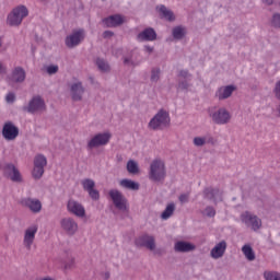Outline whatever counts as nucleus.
<instances>
[{"label":"nucleus","instance_id":"obj_31","mask_svg":"<svg viewBox=\"0 0 280 280\" xmlns=\"http://www.w3.org/2000/svg\"><path fill=\"white\" fill-rule=\"evenodd\" d=\"M173 38H175V40H183V38H185V30L183 28V26H176L173 28Z\"/></svg>","mask_w":280,"mask_h":280},{"label":"nucleus","instance_id":"obj_10","mask_svg":"<svg viewBox=\"0 0 280 280\" xmlns=\"http://www.w3.org/2000/svg\"><path fill=\"white\" fill-rule=\"evenodd\" d=\"M241 221L248 229H252V231H259L261 229V219L250 212H244L241 214Z\"/></svg>","mask_w":280,"mask_h":280},{"label":"nucleus","instance_id":"obj_51","mask_svg":"<svg viewBox=\"0 0 280 280\" xmlns=\"http://www.w3.org/2000/svg\"><path fill=\"white\" fill-rule=\"evenodd\" d=\"M262 3H266V5H272V3H275V0H262Z\"/></svg>","mask_w":280,"mask_h":280},{"label":"nucleus","instance_id":"obj_6","mask_svg":"<svg viewBox=\"0 0 280 280\" xmlns=\"http://www.w3.org/2000/svg\"><path fill=\"white\" fill-rule=\"evenodd\" d=\"M24 113H30L34 115L35 113H43L47 110V105L45 104V100L40 95L33 96L28 102V105L22 108Z\"/></svg>","mask_w":280,"mask_h":280},{"label":"nucleus","instance_id":"obj_13","mask_svg":"<svg viewBox=\"0 0 280 280\" xmlns=\"http://www.w3.org/2000/svg\"><path fill=\"white\" fill-rule=\"evenodd\" d=\"M60 228L61 231L66 233V235H69L70 237H73L75 233H78V222L71 218V217H66L60 220Z\"/></svg>","mask_w":280,"mask_h":280},{"label":"nucleus","instance_id":"obj_37","mask_svg":"<svg viewBox=\"0 0 280 280\" xmlns=\"http://www.w3.org/2000/svg\"><path fill=\"white\" fill-rule=\"evenodd\" d=\"M264 278L266 280H280V272L277 271H265Z\"/></svg>","mask_w":280,"mask_h":280},{"label":"nucleus","instance_id":"obj_11","mask_svg":"<svg viewBox=\"0 0 280 280\" xmlns=\"http://www.w3.org/2000/svg\"><path fill=\"white\" fill-rule=\"evenodd\" d=\"M109 198H112L116 209H118L119 211H128V199L124 197L121 191L117 189L109 190Z\"/></svg>","mask_w":280,"mask_h":280},{"label":"nucleus","instance_id":"obj_1","mask_svg":"<svg viewBox=\"0 0 280 280\" xmlns=\"http://www.w3.org/2000/svg\"><path fill=\"white\" fill-rule=\"evenodd\" d=\"M171 124L172 118L170 117V112L161 108L149 121L148 128L150 130H165L170 128Z\"/></svg>","mask_w":280,"mask_h":280},{"label":"nucleus","instance_id":"obj_48","mask_svg":"<svg viewBox=\"0 0 280 280\" xmlns=\"http://www.w3.org/2000/svg\"><path fill=\"white\" fill-rule=\"evenodd\" d=\"M5 73H8V68L0 62V74L5 75Z\"/></svg>","mask_w":280,"mask_h":280},{"label":"nucleus","instance_id":"obj_27","mask_svg":"<svg viewBox=\"0 0 280 280\" xmlns=\"http://www.w3.org/2000/svg\"><path fill=\"white\" fill-rule=\"evenodd\" d=\"M119 185L124 189H129L130 191H139L140 187L139 183L128 178L121 179Z\"/></svg>","mask_w":280,"mask_h":280},{"label":"nucleus","instance_id":"obj_43","mask_svg":"<svg viewBox=\"0 0 280 280\" xmlns=\"http://www.w3.org/2000/svg\"><path fill=\"white\" fill-rule=\"evenodd\" d=\"M7 104H14L16 102V95L12 92L8 93L5 96Z\"/></svg>","mask_w":280,"mask_h":280},{"label":"nucleus","instance_id":"obj_32","mask_svg":"<svg viewBox=\"0 0 280 280\" xmlns=\"http://www.w3.org/2000/svg\"><path fill=\"white\" fill-rule=\"evenodd\" d=\"M127 172L129 174H139V163L135 160H129L127 162Z\"/></svg>","mask_w":280,"mask_h":280},{"label":"nucleus","instance_id":"obj_18","mask_svg":"<svg viewBox=\"0 0 280 280\" xmlns=\"http://www.w3.org/2000/svg\"><path fill=\"white\" fill-rule=\"evenodd\" d=\"M84 191H88L92 200H100V190L95 189V180L91 178H85L81 182Z\"/></svg>","mask_w":280,"mask_h":280},{"label":"nucleus","instance_id":"obj_7","mask_svg":"<svg viewBox=\"0 0 280 280\" xmlns=\"http://www.w3.org/2000/svg\"><path fill=\"white\" fill-rule=\"evenodd\" d=\"M47 166V158L43 154H37L34 158V167L32 176L35 180H40L43 174H45V167Z\"/></svg>","mask_w":280,"mask_h":280},{"label":"nucleus","instance_id":"obj_40","mask_svg":"<svg viewBox=\"0 0 280 280\" xmlns=\"http://www.w3.org/2000/svg\"><path fill=\"white\" fill-rule=\"evenodd\" d=\"M58 66L57 65H50L48 67H46V73H48V75H56V73H58Z\"/></svg>","mask_w":280,"mask_h":280},{"label":"nucleus","instance_id":"obj_14","mask_svg":"<svg viewBox=\"0 0 280 280\" xmlns=\"http://www.w3.org/2000/svg\"><path fill=\"white\" fill-rule=\"evenodd\" d=\"M203 198H206V200H212L214 205H218V202H223L224 191L220 190L218 187H206L203 189Z\"/></svg>","mask_w":280,"mask_h":280},{"label":"nucleus","instance_id":"obj_20","mask_svg":"<svg viewBox=\"0 0 280 280\" xmlns=\"http://www.w3.org/2000/svg\"><path fill=\"white\" fill-rule=\"evenodd\" d=\"M23 207H27L32 213H40L43 210V203L38 199L27 197L22 199Z\"/></svg>","mask_w":280,"mask_h":280},{"label":"nucleus","instance_id":"obj_17","mask_svg":"<svg viewBox=\"0 0 280 280\" xmlns=\"http://www.w3.org/2000/svg\"><path fill=\"white\" fill-rule=\"evenodd\" d=\"M84 93H86V88L82 82L78 81L70 85V96L72 102H82L84 100Z\"/></svg>","mask_w":280,"mask_h":280},{"label":"nucleus","instance_id":"obj_50","mask_svg":"<svg viewBox=\"0 0 280 280\" xmlns=\"http://www.w3.org/2000/svg\"><path fill=\"white\" fill-rule=\"evenodd\" d=\"M207 143H211L212 145H215V139L213 137L207 138Z\"/></svg>","mask_w":280,"mask_h":280},{"label":"nucleus","instance_id":"obj_26","mask_svg":"<svg viewBox=\"0 0 280 280\" xmlns=\"http://www.w3.org/2000/svg\"><path fill=\"white\" fill-rule=\"evenodd\" d=\"M106 27H119V25H124V18L119 14L110 15L103 20Z\"/></svg>","mask_w":280,"mask_h":280},{"label":"nucleus","instance_id":"obj_41","mask_svg":"<svg viewBox=\"0 0 280 280\" xmlns=\"http://www.w3.org/2000/svg\"><path fill=\"white\" fill-rule=\"evenodd\" d=\"M205 215H207V218H215V209L211 206H208L205 211H203Z\"/></svg>","mask_w":280,"mask_h":280},{"label":"nucleus","instance_id":"obj_25","mask_svg":"<svg viewBox=\"0 0 280 280\" xmlns=\"http://www.w3.org/2000/svg\"><path fill=\"white\" fill-rule=\"evenodd\" d=\"M158 12L160 13L161 19H165V21H168L170 23L176 21V16L174 15V12L165 4H161L160 7H156Z\"/></svg>","mask_w":280,"mask_h":280},{"label":"nucleus","instance_id":"obj_21","mask_svg":"<svg viewBox=\"0 0 280 280\" xmlns=\"http://www.w3.org/2000/svg\"><path fill=\"white\" fill-rule=\"evenodd\" d=\"M137 40H140V43H143L144 40L148 43L156 40V31L152 27L144 28L137 35Z\"/></svg>","mask_w":280,"mask_h":280},{"label":"nucleus","instance_id":"obj_45","mask_svg":"<svg viewBox=\"0 0 280 280\" xmlns=\"http://www.w3.org/2000/svg\"><path fill=\"white\" fill-rule=\"evenodd\" d=\"M75 264V260L71 259L69 262L65 264V270H71Z\"/></svg>","mask_w":280,"mask_h":280},{"label":"nucleus","instance_id":"obj_24","mask_svg":"<svg viewBox=\"0 0 280 280\" xmlns=\"http://www.w3.org/2000/svg\"><path fill=\"white\" fill-rule=\"evenodd\" d=\"M25 69H23L22 67H15L11 73L10 80L15 84H23V82H25Z\"/></svg>","mask_w":280,"mask_h":280},{"label":"nucleus","instance_id":"obj_52","mask_svg":"<svg viewBox=\"0 0 280 280\" xmlns=\"http://www.w3.org/2000/svg\"><path fill=\"white\" fill-rule=\"evenodd\" d=\"M110 279V272H105V280Z\"/></svg>","mask_w":280,"mask_h":280},{"label":"nucleus","instance_id":"obj_42","mask_svg":"<svg viewBox=\"0 0 280 280\" xmlns=\"http://www.w3.org/2000/svg\"><path fill=\"white\" fill-rule=\"evenodd\" d=\"M273 95H275L276 100H278L280 102V79L275 84Z\"/></svg>","mask_w":280,"mask_h":280},{"label":"nucleus","instance_id":"obj_38","mask_svg":"<svg viewBox=\"0 0 280 280\" xmlns=\"http://www.w3.org/2000/svg\"><path fill=\"white\" fill-rule=\"evenodd\" d=\"M271 26L276 30H280V13H273L271 18Z\"/></svg>","mask_w":280,"mask_h":280},{"label":"nucleus","instance_id":"obj_54","mask_svg":"<svg viewBox=\"0 0 280 280\" xmlns=\"http://www.w3.org/2000/svg\"><path fill=\"white\" fill-rule=\"evenodd\" d=\"M3 170V163L0 162V171Z\"/></svg>","mask_w":280,"mask_h":280},{"label":"nucleus","instance_id":"obj_19","mask_svg":"<svg viewBox=\"0 0 280 280\" xmlns=\"http://www.w3.org/2000/svg\"><path fill=\"white\" fill-rule=\"evenodd\" d=\"M67 209L69 213H72L73 215H77V218H84L86 215V210L84 209V206L82 203L70 199L67 203Z\"/></svg>","mask_w":280,"mask_h":280},{"label":"nucleus","instance_id":"obj_16","mask_svg":"<svg viewBox=\"0 0 280 280\" xmlns=\"http://www.w3.org/2000/svg\"><path fill=\"white\" fill-rule=\"evenodd\" d=\"M36 233H38V225L34 224L28 226L24 231V240L23 244L26 250H32V245L34 244V241L36 240Z\"/></svg>","mask_w":280,"mask_h":280},{"label":"nucleus","instance_id":"obj_5","mask_svg":"<svg viewBox=\"0 0 280 280\" xmlns=\"http://www.w3.org/2000/svg\"><path fill=\"white\" fill-rule=\"evenodd\" d=\"M2 175L11 183H23V175L21 171L12 162H3Z\"/></svg>","mask_w":280,"mask_h":280},{"label":"nucleus","instance_id":"obj_39","mask_svg":"<svg viewBox=\"0 0 280 280\" xmlns=\"http://www.w3.org/2000/svg\"><path fill=\"white\" fill-rule=\"evenodd\" d=\"M177 78L179 80H189V78H191V73H189V70H179Z\"/></svg>","mask_w":280,"mask_h":280},{"label":"nucleus","instance_id":"obj_22","mask_svg":"<svg viewBox=\"0 0 280 280\" xmlns=\"http://www.w3.org/2000/svg\"><path fill=\"white\" fill-rule=\"evenodd\" d=\"M192 250H196V245L187 241H177L174 245L175 253H192Z\"/></svg>","mask_w":280,"mask_h":280},{"label":"nucleus","instance_id":"obj_4","mask_svg":"<svg viewBox=\"0 0 280 280\" xmlns=\"http://www.w3.org/2000/svg\"><path fill=\"white\" fill-rule=\"evenodd\" d=\"M30 14L27 7L19 5L12 10V12L7 18V24L10 27H19L23 23V20Z\"/></svg>","mask_w":280,"mask_h":280},{"label":"nucleus","instance_id":"obj_23","mask_svg":"<svg viewBox=\"0 0 280 280\" xmlns=\"http://www.w3.org/2000/svg\"><path fill=\"white\" fill-rule=\"evenodd\" d=\"M226 241L219 242L210 252L212 259H221V257H224V253H226Z\"/></svg>","mask_w":280,"mask_h":280},{"label":"nucleus","instance_id":"obj_12","mask_svg":"<svg viewBox=\"0 0 280 280\" xmlns=\"http://www.w3.org/2000/svg\"><path fill=\"white\" fill-rule=\"evenodd\" d=\"M84 28L73 30L72 33L66 37V46L69 49H73L78 47L82 40H84Z\"/></svg>","mask_w":280,"mask_h":280},{"label":"nucleus","instance_id":"obj_2","mask_svg":"<svg viewBox=\"0 0 280 280\" xmlns=\"http://www.w3.org/2000/svg\"><path fill=\"white\" fill-rule=\"evenodd\" d=\"M208 115L215 126H226V124H231V112L225 107H220L215 109V107L208 109Z\"/></svg>","mask_w":280,"mask_h":280},{"label":"nucleus","instance_id":"obj_47","mask_svg":"<svg viewBox=\"0 0 280 280\" xmlns=\"http://www.w3.org/2000/svg\"><path fill=\"white\" fill-rule=\"evenodd\" d=\"M179 202H182V203L189 202V196L180 195L179 196Z\"/></svg>","mask_w":280,"mask_h":280},{"label":"nucleus","instance_id":"obj_15","mask_svg":"<svg viewBox=\"0 0 280 280\" xmlns=\"http://www.w3.org/2000/svg\"><path fill=\"white\" fill-rule=\"evenodd\" d=\"M2 137L5 141H14L19 137V127L12 121L4 122L2 127Z\"/></svg>","mask_w":280,"mask_h":280},{"label":"nucleus","instance_id":"obj_9","mask_svg":"<svg viewBox=\"0 0 280 280\" xmlns=\"http://www.w3.org/2000/svg\"><path fill=\"white\" fill-rule=\"evenodd\" d=\"M135 244L138 248H147V250H156V238L153 235L144 233L136 238Z\"/></svg>","mask_w":280,"mask_h":280},{"label":"nucleus","instance_id":"obj_30","mask_svg":"<svg viewBox=\"0 0 280 280\" xmlns=\"http://www.w3.org/2000/svg\"><path fill=\"white\" fill-rule=\"evenodd\" d=\"M233 91H235V86L233 85H228L223 89L222 92L219 94V100H229L231 95H233Z\"/></svg>","mask_w":280,"mask_h":280},{"label":"nucleus","instance_id":"obj_33","mask_svg":"<svg viewBox=\"0 0 280 280\" xmlns=\"http://www.w3.org/2000/svg\"><path fill=\"white\" fill-rule=\"evenodd\" d=\"M96 66L100 71H103V73H107V71H110V66L108 65V62H106V60L102 58L96 59Z\"/></svg>","mask_w":280,"mask_h":280},{"label":"nucleus","instance_id":"obj_44","mask_svg":"<svg viewBox=\"0 0 280 280\" xmlns=\"http://www.w3.org/2000/svg\"><path fill=\"white\" fill-rule=\"evenodd\" d=\"M124 65H129L131 67H137V63L132 61V57H124Z\"/></svg>","mask_w":280,"mask_h":280},{"label":"nucleus","instance_id":"obj_29","mask_svg":"<svg viewBox=\"0 0 280 280\" xmlns=\"http://www.w3.org/2000/svg\"><path fill=\"white\" fill-rule=\"evenodd\" d=\"M174 211H176V205L168 203L161 214L162 220H170L174 215Z\"/></svg>","mask_w":280,"mask_h":280},{"label":"nucleus","instance_id":"obj_53","mask_svg":"<svg viewBox=\"0 0 280 280\" xmlns=\"http://www.w3.org/2000/svg\"><path fill=\"white\" fill-rule=\"evenodd\" d=\"M155 255H161V250L160 249L155 250Z\"/></svg>","mask_w":280,"mask_h":280},{"label":"nucleus","instance_id":"obj_36","mask_svg":"<svg viewBox=\"0 0 280 280\" xmlns=\"http://www.w3.org/2000/svg\"><path fill=\"white\" fill-rule=\"evenodd\" d=\"M192 143L196 148H202L203 145H207V137H195Z\"/></svg>","mask_w":280,"mask_h":280},{"label":"nucleus","instance_id":"obj_35","mask_svg":"<svg viewBox=\"0 0 280 280\" xmlns=\"http://www.w3.org/2000/svg\"><path fill=\"white\" fill-rule=\"evenodd\" d=\"M151 82H159L161 80V68H152L151 69Z\"/></svg>","mask_w":280,"mask_h":280},{"label":"nucleus","instance_id":"obj_8","mask_svg":"<svg viewBox=\"0 0 280 280\" xmlns=\"http://www.w3.org/2000/svg\"><path fill=\"white\" fill-rule=\"evenodd\" d=\"M113 135L108 131L96 133L89 142L88 150L101 148L102 145H108Z\"/></svg>","mask_w":280,"mask_h":280},{"label":"nucleus","instance_id":"obj_3","mask_svg":"<svg viewBox=\"0 0 280 280\" xmlns=\"http://www.w3.org/2000/svg\"><path fill=\"white\" fill-rule=\"evenodd\" d=\"M167 176V170L165 168V163L161 160H154L150 164L149 178L153 183H163Z\"/></svg>","mask_w":280,"mask_h":280},{"label":"nucleus","instance_id":"obj_46","mask_svg":"<svg viewBox=\"0 0 280 280\" xmlns=\"http://www.w3.org/2000/svg\"><path fill=\"white\" fill-rule=\"evenodd\" d=\"M115 36V33L113 31H105L103 33V38H113Z\"/></svg>","mask_w":280,"mask_h":280},{"label":"nucleus","instance_id":"obj_34","mask_svg":"<svg viewBox=\"0 0 280 280\" xmlns=\"http://www.w3.org/2000/svg\"><path fill=\"white\" fill-rule=\"evenodd\" d=\"M189 86H191V84H189V82L187 81V79H178L177 80V89L179 91H189Z\"/></svg>","mask_w":280,"mask_h":280},{"label":"nucleus","instance_id":"obj_49","mask_svg":"<svg viewBox=\"0 0 280 280\" xmlns=\"http://www.w3.org/2000/svg\"><path fill=\"white\" fill-rule=\"evenodd\" d=\"M144 51H148V54H152V51H154V47L151 46H144Z\"/></svg>","mask_w":280,"mask_h":280},{"label":"nucleus","instance_id":"obj_28","mask_svg":"<svg viewBox=\"0 0 280 280\" xmlns=\"http://www.w3.org/2000/svg\"><path fill=\"white\" fill-rule=\"evenodd\" d=\"M242 253L243 255H245V258L248 260V261H255L256 259V256H255V250H253V247L248 244H245L243 247H242Z\"/></svg>","mask_w":280,"mask_h":280}]
</instances>
